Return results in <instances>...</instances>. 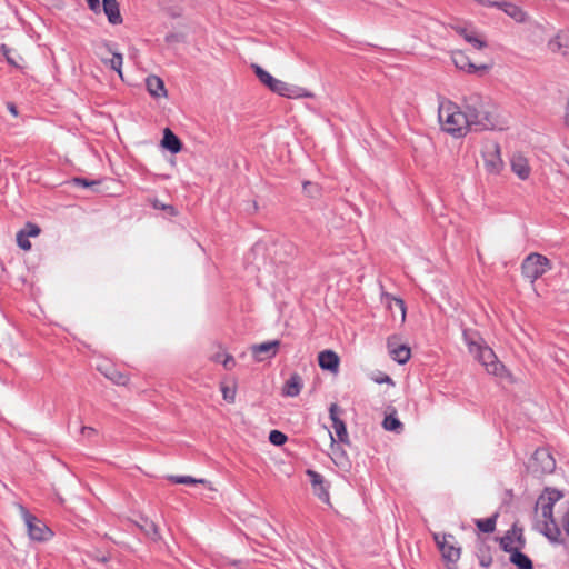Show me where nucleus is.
I'll use <instances>...</instances> for the list:
<instances>
[{"instance_id": "nucleus-24", "label": "nucleus", "mask_w": 569, "mask_h": 569, "mask_svg": "<svg viewBox=\"0 0 569 569\" xmlns=\"http://www.w3.org/2000/svg\"><path fill=\"white\" fill-rule=\"evenodd\" d=\"M462 338L466 345L468 346V350L471 355H473L483 346V339L481 338L480 333L477 330L463 329Z\"/></svg>"}, {"instance_id": "nucleus-48", "label": "nucleus", "mask_w": 569, "mask_h": 569, "mask_svg": "<svg viewBox=\"0 0 569 569\" xmlns=\"http://www.w3.org/2000/svg\"><path fill=\"white\" fill-rule=\"evenodd\" d=\"M80 432H81V435L87 436V437H91V436H93V435H96V433H97V431H96V429H94V428H92V427H87V426H82V427L80 428Z\"/></svg>"}, {"instance_id": "nucleus-34", "label": "nucleus", "mask_w": 569, "mask_h": 569, "mask_svg": "<svg viewBox=\"0 0 569 569\" xmlns=\"http://www.w3.org/2000/svg\"><path fill=\"white\" fill-rule=\"evenodd\" d=\"M104 376L118 386H126L129 382V376L118 371L114 368H110L104 372Z\"/></svg>"}, {"instance_id": "nucleus-6", "label": "nucleus", "mask_w": 569, "mask_h": 569, "mask_svg": "<svg viewBox=\"0 0 569 569\" xmlns=\"http://www.w3.org/2000/svg\"><path fill=\"white\" fill-rule=\"evenodd\" d=\"M21 512L28 529V535L32 540L46 541L52 536V531L42 520L38 519L23 507H21Z\"/></svg>"}, {"instance_id": "nucleus-56", "label": "nucleus", "mask_w": 569, "mask_h": 569, "mask_svg": "<svg viewBox=\"0 0 569 569\" xmlns=\"http://www.w3.org/2000/svg\"><path fill=\"white\" fill-rule=\"evenodd\" d=\"M99 560H100V561H102V562H107V561L109 560V557L103 556V557H102V558H100Z\"/></svg>"}, {"instance_id": "nucleus-47", "label": "nucleus", "mask_w": 569, "mask_h": 569, "mask_svg": "<svg viewBox=\"0 0 569 569\" xmlns=\"http://www.w3.org/2000/svg\"><path fill=\"white\" fill-rule=\"evenodd\" d=\"M29 231L26 233L27 237H36L40 233V228L36 224H28Z\"/></svg>"}, {"instance_id": "nucleus-54", "label": "nucleus", "mask_w": 569, "mask_h": 569, "mask_svg": "<svg viewBox=\"0 0 569 569\" xmlns=\"http://www.w3.org/2000/svg\"><path fill=\"white\" fill-rule=\"evenodd\" d=\"M223 358H224V355H222V353H216V355L213 356V358H212V359H213V361H216V362H221V361L223 360Z\"/></svg>"}, {"instance_id": "nucleus-1", "label": "nucleus", "mask_w": 569, "mask_h": 569, "mask_svg": "<svg viewBox=\"0 0 569 569\" xmlns=\"http://www.w3.org/2000/svg\"><path fill=\"white\" fill-rule=\"evenodd\" d=\"M462 107L470 122L471 130H502L503 123L500 121L498 107L490 97L478 92H471L466 96Z\"/></svg>"}, {"instance_id": "nucleus-19", "label": "nucleus", "mask_w": 569, "mask_h": 569, "mask_svg": "<svg viewBox=\"0 0 569 569\" xmlns=\"http://www.w3.org/2000/svg\"><path fill=\"white\" fill-rule=\"evenodd\" d=\"M510 164L512 172L517 174L519 179L527 180L529 178L531 169L528 160L522 154H513Z\"/></svg>"}, {"instance_id": "nucleus-53", "label": "nucleus", "mask_w": 569, "mask_h": 569, "mask_svg": "<svg viewBox=\"0 0 569 569\" xmlns=\"http://www.w3.org/2000/svg\"><path fill=\"white\" fill-rule=\"evenodd\" d=\"M563 529L566 533L569 536V510L567 511L563 518Z\"/></svg>"}, {"instance_id": "nucleus-49", "label": "nucleus", "mask_w": 569, "mask_h": 569, "mask_svg": "<svg viewBox=\"0 0 569 569\" xmlns=\"http://www.w3.org/2000/svg\"><path fill=\"white\" fill-rule=\"evenodd\" d=\"M376 382L377 383H391L393 385V380L391 379L390 376L386 375V373H382L381 377L379 378H376Z\"/></svg>"}, {"instance_id": "nucleus-3", "label": "nucleus", "mask_w": 569, "mask_h": 569, "mask_svg": "<svg viewBox=\"0 0 569 569\" xmlns=\"http://www.w3.org/2000/svg\"><path fill=\"white\" fill-rule=\"evenodd\" d=\"M438 119L442 130L455 138H462L471 130L465 110L462 111L459 106L450 101L440 104Z\"/></svg>"}, {"instance_id": "nucleus-51", "label": "nucleus", "mask_w": 569, "mask_h": 569, "mask_svg": "<svg viewBox=\"0 0 569 569\" xmlns=\"http://www.w3.org/2000/svg\"><path fill=\"white\" fill-rule=\"evenodd\" d=\"M89 8L94 11H100V1L99 0H87Z\"/></svg>"}, {"instance_id": "nucleus-10", "label": "nucleus", "mask_w": 569, "mask_h": 569, "mask_svg": "<svg viewBox=\"0 0 569 569\" xmlns=\"http://www.w3.org/2000/svg\"><path fill=\"white\" fill-rule=\"evenodd\" d=\"M455 537L452 535H442V540L439 542V550L441 551L442 558L448 565H456L460 559L461 548L453 545ZM449 569H452L448 566Z\"/></svg>"}, {"instance_id": "nucleus-27", "label": "nucleus", "mask_w": 569, "mask_h": 569, "mask_svg": "<svg viewBox=\"0 0 569 569\" xmlns=\"http://www.w3.org/2000/svg\"><path fill=\"white\" fill-rule=\"evenodd\" d=\"M476 556L478 558L479 565L483 568H489L493 562L491 548L485 541L478 543Z\"/></svg>"}, {"instance_id": "nucleus-17", "label": "nucleus", "mask_w": 569, "mask_h": 569, "mask_svg": "<svg viewBox=\"0 0 569 569\" xmlns=\"http://www.w3.org/2000/svg\"><path fill=\"white\" fill-rule=\"evenodd\" d=\"M307 475L310 478V482L313 487L315 493L322 501H329V491L328 486L326 485L325 478L322 475L315 470H307Z\"/></svg>"}, {"instance_id": "nucleus-28", "label": "nucleus", "mask_w": 569, "mask_h": 569, "mask_svg": "<svg viewBox=\"0 0 569 569\" xmlns=\"http://www.w3.org/2000/svg\"><path fill=\"white\" fill-rule=\"evenodd\" d=\"M548 46L552 52H561L569 59V36L558 34L549 41Z\"/></svg>"}, {"instance_id": "nucleus-5", "label": "nucleus", "mask_w": 569, "mask_h": 569, "mask_svg": "<svg viewBox=\"0 0 569 569\" xmlns=\"http://www.w3.org/2000/svg\"><path fill=\"white\" fill-rule=\"evenodd\" d=\"M527 468L530 473L540 478L555 471L556 460L548 449L538 448L529 460Z\"/></svg>"}, {"instance_id": "nucleus-36", "label": "nucleus", "mask_w": 569, "mask_h": 569, "mask_svg": "<svg viewBox=\"0 0 569 569\" xmlns=\"http://www.w3.org/2000/svg\"><path fill=\"white\" fill-rule=\"evenodd\" d=\"M122 62H123L122 54L117 53V52L113 53L112 58L109 61L104 60V63L108 64L112 70L117 71L121 78H122V70H121Z\"/></svg>"}, {"instance_id": "nucleus-2", "label": "nucleus", "mask_w": 569, "mask_h": 569, "mask_svg": "<svg viewBox=\"0 0 569 569\" xmlns=\"http://www.w3.org/2000/svg\"><path fill=\"white\" fill-rule=\"evenodd\" d=\"M562 497L563 493L561 491L553 488H546L536 502V509H541V517L543 518V529L541 532L552 542H559V537L561 535L552 511L555 503Z\"/></svg>"}, {"instance_id": "nucleus-16", "label": "nucleus", "mask_w": 569, "mask_h": 569, "mask_svg": "<svg viewBox=\"0 0 569 569\" xmlns=\"http://www.w3.org/2000/svg\"><path fill=\"white\" fill-rule=\"evenodd\" d=\"M318 363L322 370L337 372L340 365V358L333 350H323L318 355Z\"/></svg>"}, {"instance_id": "nucleus-31", "label": "nucleus", "mask_w": 569, "mask_h": 569, "mask_svg": "<svg viewBox=\"0 0 569 569\" xmlns=\"http://www.w3.org/2000/svg\"><path fill=\"white\" fill-rule=\"evenodd\" d=\"M251 68L256 74V77L259 79V81L266 86L268 89L271 88L272 83L274 82L276 78L272 77L267 70H264L259 64H251Z\"/></svg>"}, {"instance_id": "nucleus-26", "label": "nucleus", "mask_w": 569, "mask_h": 569, "mask_svg": "<svg viewBox=\"0 0 569 569\" xmlns=\"http://www.w3.org/2000/svg\"><path fill=\"white\" fill-rule=\"evenodd\" d=\"M140 530L144 533V536L152 541L161 540V535L158 526L148 518H141V522L138 523Z\"/></svg>"}, {"instance_id": "nucleus-21", "label": "nucleus", "mask_w": 569, "mask_h": 569, "mask_svg": "<svg viewBox=\"0 0 569 569\" xmlns=\"http://www.w3.org/2000/svg\"><path fill=\"white\" fill-rule=\"evenodd\" d=\"M102 8L109 23L114 26L122 23L119 2L117 0H102Z\"/></svg>"}, {"instance_id": "nucleus-37", "label": "nucleus", "mask_w": 569, "mask_h": 569, "mask_svg": "<svg viewBox=\"0 0 569 569\" xmlns=\"http://www.w3.org/2000/svg\"><path fill=\"white\" fill-rule=\"evenodd\" d=\"M288 437L280 430H271L269 433V441L274 446H282L287 442Z\"/></svg>"}, {"instance_id": "nucleus-29", "label": "nucleus", "mask_w": 569, "mask_h": 569, "mask_svg": "<svg viewBox=\"0 0 569 569\" xmlns=\"http://www.w3.org/2000/svg\"><path fill=\"white\" fill-rule=\"evenodd\" d=\"M457 32L473 48L481 50L487 48V42L482 39H479L472 31H469L467 28H457Z\"/></svg>"}, {"instance_id": "nucleus-41", "label": "nucleus", "mask_w": 569, "mask_h": 569, "mask_svg": "<svg viewBox=\"0 0 569 569\" xmlns=\"http://www.w3.org/2000/svg\"><path fill=\"white\" fill-rule=\"evenodd\" d=\"M152 206H153L154 209L163 210V211H166L170 216H177L178 214V211H177L176 207H173L172 204H163L158 199L153 200Z\"/></svg>"}, {"instance_id": "nucleus-38", "label": "nucleus", "mask_w": 569, "mask_h": 569, "mask_svg": "<svg viewBox=\"0 0 569 569\" xmlns=\"http://www.w3.org/2000/svg\"><path fill=\"white\" fill-rule=\"evenodd\" d=\"M0 51L3 54V57L6 58V61L10 66H12L14 68H18V69L21 68L20 64L17 62L16 58L12 57V54H11L12 53V49L11 48H9L7 44L2 43L0 46Z\"/></svg>"}, {"instance_id": "nucleus-33", "label": "nucleus", "mask_w": 569, "mask_h": 569, "mask_svg": "<svg viewBox=\"0 0 569 569\" xmlns=\"http://www.w3.org/2000/svg\"><path fill=\"white\" fill-rule=\"evenodd\" d=\"M498 515L495 513L491 517L485 519H477L475 521L477 528L483 533H491L496 530Z\"/></svg>"}, {"instance_id": "nucleus-13", "label": "nucleus", "mask_w": 569, "mask_h": 569, "mask_svg": "<svg viewBox=\"0 0 569 569\" xmlns=\"http://www.w3.org/2000/svg\"><path fill=\"white\" fill-rule=\"evenodd\" d=\"M387 347L391 358L399 365H405L411 357L410 348L407 345L399 343L396 336H391L387 340Z\"/></svg>"}, {"instance_id": "nucleus-11", "label": "nucleus", "mask_w": 569, "mask_h": 569, "mask_svg": "<svg viewBox=\"0 0 569 569\" xmlns=\"http://www.w3.org/2000/svg\"><path fill=\"white\" fill-rule=\"evenodd\" d=\"M452 61L458 69L468 73L485 74L490 69L488 64H475L463 51H455L452 53Z\"/></svg>"}, {"instance_id": "nucleus-43", "label": "nucleus", "mask_w": 569, "mask_h": 569, "mask_svg": "<svg viewBox=\"0 0 569 569\" xmlns=\"http://www.w3.org/2000/svg\"><path fill=\"white\" fill-rule=\"evenodd\" d=\"M513 540L517 543L513 548H519L521 551L526 547V538L522 528L517 527V533L513 536Z\"/></svg>"}, {"instance_id": "nucleus-8", "label": "nucleus", "mask_w": 569, "mask_h": 569, "mask_svg": "<svg viewBox=\"0 0 569 569\" xmlns=\"http://www.w3.org/2000/svg\"><path fill=\"white\" fill-rule=\"evenodd\" d=\"M482 157L487 172L491 174H498L503 167L499 143H487L482 152Z\"/></svg>"}, {"instance_id": "nucleus-4", "label": "nucleus", "mask_w": 569, "mask_h": 569, "mask_svg": "<svg viewBox=\"0 0 569 569\" xmlns=\"http://www.w3.org/2000/svg\"><path fill=\"white\" fill-rule=\"evenodd\" d=\"M550 269V260L540 253H530L521 263V273L530 282H535Z\"/></svg>"}, {"instance_id": "nucleus-46", "label": "nucleus", "mask_w": 569, "mask_h": 569, "mask_svg": "<svg viewBox=\"0 0 569 569\" xmlns=\"http://www.w3.org/2000/svg\"><path fill=\"white\" fill-rule=\"evenodd\" d=\"M392 300H393L395 306L401 312V317H402V320H403L405 316H406V305H405V301L402 299H400V298H393Z\"/></svg>"}, {"instance_id": "nucleus-18", "label": "nucleus", "mask_w": 569, "mask_h": 569, "mask_svg": "<svg viewBox=\"0 0 569 569\" xmlns=\"http://www.w3.org/2000/svg\"><path fill=\"white\" fill-rule=\"evenodd\" d=\"M489 4L492 7H497L500 10H502L507 16L512 18L517 22H523L527 19V13L517 4L510 3V2H497V1H489Z\"/></svg>"}, {"instance_id": "nucleus-25", "label": "nucleus", "mask_w": 569, "mask_h": 569, "mask_svg": "<svg viewBox=\"0 0 569 569\" xmlns=\"http://www.w3.org/2000/svg\"><path fill=\"white\" fill-rule=\"evenodd\" d=\"M509 555V561L516 566L517 569H533L532 560L529 558V556L520 551L519 548H515V550H512Z\"/></svg>"}, {"instance_id": "nucleus-9", "label": "nucleus", "mask_w": 569, "mask_h": 569, "mask_svg": "<svg viewBox=\"0 0 569 569\" xmlns=\"http://www.w3.org/2000/svg\"><path fill=\"white\" fill-rule=\"evenodd\" d=\"M269 90L272 91L273 93H277L281 97H286L289 99L311 98L312 97V93L307 91L305 88L287 83L279 79L274 80V82L272 83V86Z\"/></svg>"}, {"instance_id": "nucleus-30", "label": "nucleus", "mask_w": 569, "mask_h": 569, "mask_svg": "<svg viewBox=\"0 0 569 569\" xmlns=\"http://www.w3.org/2000/svg\"><path fill=\"white\" fill-rule=\"evenodd\" d=\"M517 533V525H513L510 530H508L505 536L496 538V540L499 542L500 548L507 552L510 553L513 548V536Z\"/></svg>"}, {"instance_id": "nucleus-52", "label": "nucleus", "mask_w": 569, "mask_h": 569, "mask_svg": "<svg viewBox=\"0 0 569 569\" xmlns=\"http://www.w3.org/2000/svg\"><path fill=\"white\" fill-rule=\"evenodd\" d=\"M7 108H8L9 112L11 114H13L14 117H17L19 114L18 108H17V106L13 102H8L7 103Z\"/></svg>"}, {"instance_id": "nucleus-42", "label": "nucleus", "mask_w": 569, "mask_h": 569, "mask_svg": "<svg viewBox=\"0 0 569 569\" xmlns=\"http://www.w3.org/2000/svg\"><path fill=\"white\" fill-rule=\"evenodd\" d=\"M17 243L23 250H29L31 248V242L28 240L24 231L21 230L17 234Z\"/></svg>"}, {"instance_id": "nucleus-45", "label": "nucleus", "mask_w": 569, "mask_h": 569, "mask_svg": "<svg viewBox=\"0 0 569 569\" xmlns=\"http://www.w3.org/2000/svg\"><path fill=\"white\" fill-rule=\"evenodd\" d=\"M221 363L226 370H231L236 366V360L231 355L226 353Z\"/></svg>"}, {"instance_id": "nucleus-57", "label": "nucleus", "mask_w": 569, "mask_h": 569, "mask_svg": "<svg viewBox=\"0 0 569 569\" xmlns=\"http://www.w3.org/2000/svg\"><path fill=\"white\" fill-rule=\"evenodd\" d=\"M239 563H240L239 560H234V561L231 562L232 566H238Z\"/></svg>"}, {"instance_id": "nucleus-14", "label": "nucleus", "mask_w": 569, "mask_h": 569, "mask_svg": "<svg viewBox=\"0 0 569 569\" xmlns=\"http://www.w3.org/2000/svg\"><path fill=\"white\" fill-rule=\"evenodd\" d=\"M342 412V409L337 403H331L329 407V416L332 421V429L335 430L337 438L342 443H349V436L347 431V426L342 419H340L339 413Z\"/></svg>"}, {"instance_id": "nucleus-39", "label": "nucleus", "mask_w": 569, "mask_h": 569, "mask_svg": "<svg viewBox=\"0 0 569 569\" xmlns=\"http://www.w3.org/2000/svg\"><path fill=\"white\" fill-rule=\"evenodd\" d=\"M302 187L303 192L311 198H316L320 192L319 186L310 181H305Z\"/></svg>"}, {"instance_id": "nucleus-20", "label": "nucleus", "mask_w": 569, "mask_h": 569, "mask_svg": "<svg viewBox=\"0 0 569 569\" xmlns=\"http://www.w3.org/2000/svg\"><path fill=\"white\" fill-rule=\"evenodd\" d=\"M303 387L302 378L299 373L295 372L284 382L281 395L284 397H297Z\"/></svg>"}, {"instance_id": "nucleus-50", "label": "nucleus", "mask_w": 569, "mask_h": 569, "mask_svg": "<svg viewBox=\"0 0 569 569\" xmlns=\"http://www.w3.org/2000/svg\"><path fill=\"white\" fill-rule=\"evenodd\" d=\"M167 43L178 42L180 41V36L178 33L170 32L164 38Z\"/></svg>"}, {"instance_id": "nucleus-7", "label": "nucleus", "mask_w": 569, "mask_h": 569, "mask_svg": "<svg viewBox=\"0 0 569 569\" xmlns=\"http://www.w3.org/2000/svg\"><path fill=\"white\" fill-rule=\"evenodd\" d=\"M475 358L486 368L488 373L497 377H502L506 368L501 361L498 360L493 350L483 345L479 350L473 353Z\"/></svg>"}, {"instance_id": "nucleus-44", "label": "nucleus", "mask_w": 569, "mask_h": 569, "mask_svg": "<svg viewBox=\"0 0 569 569\" xmlns=\"http://www.w3.org/2000/svg\"><path fill=\"white\" fill-rule=\"evenodd\" d=\"M222 397L226 401L232 403L236 399V389L230 388L228 386L221 387Z\"/></svg>"}, {"instance_id": "nucleus-40", "label": "nucleus", "mask_w": 569, "mask_h": 569, "mask_svg": "<svg viewBox=\"0 0 569 569\" xmlns=\"http://www.w3.org/2000/svg\"><path fill=\"white\" fill-rule=\"evenodd\" d=\"M71 183L77 186V187L89 188V187H92V186L100 184V181H98V180H88L87 178L76 177V178H73L71 180Z\"/></svg>"}, {"instance_id": "nucleus-32", "label": "nucleus", "mask_w": 569, "mask_h": 569, "mask_svg": "<svg viewBox=\"0 0 569 569\" xmlns=\"http://www.w3.org/2000/svg\"><path fill=\"white\" fill-rule=\"evenodd\" d=\"M382 427L388 431L400 433L403 430L402 422L398 419L396 413L387 415L382 421Z\"/></svg>"}, {"instance_id": "nucleus-55", "label": "nucleus", "mask_w": 569, "mask_h": 569, "mask_svg": "<svg viewBox=\"0 0 569 569\" xmlns=\"http://www.w3.org/2000/svg\"><path fill=\"white\" fill-rule=\"evenodd\" d=\"M433 539H435V541H436L437 546L439 547V542H441V540H442V536H440L439 533H436V535L433 536Z\"/></svg>"}, {"instance_id": "nucleus-22", "label": "nucleus", "mask_w": 569, "mask_h": 569, "mask_svg": "<svg viewBox=\"0 0 569 569\" xmlns=\"http://www.w3.org/2000/svg\"><path fill=\"white\" fill-rule=\"evenodd\" d=\"M146 87L150 96L160 98L167 96V90L163 80L154 74H150L146 79Z\"/></svg>"}, {"instance_id": "nucleus-23", "label": "nucleus", "mask_w": 569, "mask_h": 569, "mask_svg": "<svg viewBox=\"0 0 569 569\" xmlns=\"http://www.w3.org/2000/svg\"><path fill=\"white\" fill-rule=\"evenodd\" d=\"M161 146L173 154L180 152L183 147L181 140L169 128L163 131Z\"/></svg>"}, {"instance_id": "nucleus-35", "label": "nucleus", "mask_w": 569, "mask_h": 569, "mask_svg": "<svg viewBox=\"0 0 569 569\" xmlns=\"http://www.w3.org/2000/svg\"><path fill=\"white\" fill-rule=\"evenodd\" d=\"M173 483H181V485H196V483H204V479H196L190 476H170L168 478Z\"/></svg>"}, {"instance_id": "nucleus-12", "label": "nucleus", "mask_w": 569, "mask_h": 569, "mask_svg": "<svg viewBox=\"0 0 569 569\" xmlns=\"http://www.w3.org/2000/svg\"><path fill=\"white\" fill-rule=\"evenodd\" d=\"M280 347L279 340H270L262 343L252 345L250 347L253 358L261 362L268 359H272L278 353Z\"/></svg>"}, {"instance_id": "nucleus-15", "label": "nucleus", "mask_w": 569, "mask_h": 569, "mask_svg": "<svg viewBox=\"0 0 569 569\" xmlns=\"http://www.w3.org/2000/svg\"><path fill=\"white\" fill-rule=\"evenodd\" d=\"M298 254V247L289 241L282 240L274 243V259L279 263H287Z\"/></svg>"}]
</instances>
